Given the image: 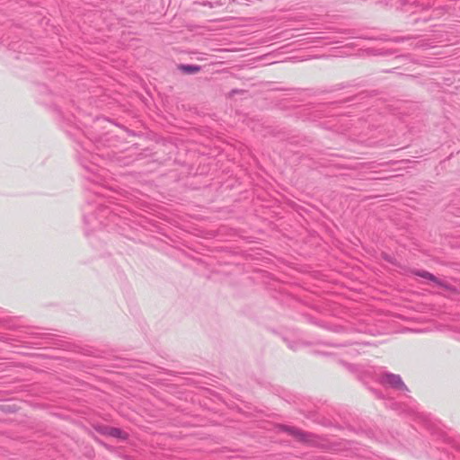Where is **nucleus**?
Here are the masks:
<instances>
[{
  "mask_svg": "<svg viewBox=\"0 0 460 460\" xmlns=\"http://www.w3.org/2000/svg\"><path fill=\"white\" fill-rule=\"evenodd\" d=\"M420 276L424 279H429L437 287L443 288L446 290L454 291V288L450 285H448L447 282L437 279L435 276H433L432 274H430L427 271H422L421 273H420Z\"/></svg>",
  "mask_w": 460,
  "mask_h": 460,
  "instance_id": "1",
  "label": "nucleus"
},
{
  "mask_svg": "<svg viewBox=\"0 0 460 460\" xmlns=\"http://www.w3.org/2000/svg\"><path fill=\"white\" fill-rule=\"evenodd\" d=\"M385 382L398 389H406V386L402 378L397 375L391 374L386 376Z\"/></svg>",
  "mask_w": 460,
  "mask_h": 460,
  "instance_id": "2",
  "label": "nucleus"
},
{
  "mask_svg": "<svg viewBox=\"0 0 460 460\" xmlns=\"http://www.w3.org/2000/svg\"><path fill=\"white\" fill-rule=\"evenodd\" d=\"M103 433L106 435L111 436V437H115V438H127L126 434L123 431H121L120 429H116V428H107V429H105Z\"/></svg>",
  "mask_w": 460,
  "mask_h": 460,
  "instance_id": "3",
  "label": "nucleus"
},
{
  "mask_svg": "<svg viewBox=\"0 0 460 460\" xmlns=\"http://www.w3.org/2000/svg\"><path fill=\"white\" fill-rule=\"evenodd\" d=\"M181 69L185 72L192 74L198 73L200 70L199 66H182Z\"/></svg>",
  "mask_w": 460,
  "mask_h": 460,
  "instance_id": "4",
  "label": "nucleus"
},
{
  "mask_svg": "<svg viewBox=\"0 0 460 460\" xmlns=\"http://www.w3.org/2000/svg\"><path fill=\"white\" fill-rule=\"evenodd\" d=\"M286 430L290 432L292 435L297 437L299 439H304V435L301 434L298 430H295L291 428H287Z\"/></svg>",
  "mask_w": 460,
  "mask_h": 460,
  "instance_id": "5",
  "label": "nucleus"
}]
</instances>
